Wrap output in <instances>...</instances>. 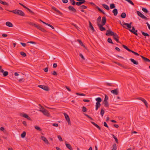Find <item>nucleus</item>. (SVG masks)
Masks as SVG:
<instances>
[{"label":"nucleus","mask_w":150,"mask_h":150,"mask_svg":"<svg viewBox=\"0 0 150 150\" xmlns=\"http://www.w3.org/2000/svg\"><path fill=\"white\" fill-rule=\"evenodd\" d=\"M5 10L11 12H12L18 15L21 16H24L25 13L23 12L21 10L18 9H15L14 10L10 11L5 9Z\"/></svg>","instance_id":"1"},{"label":"nucleus","mask_w":150,"mask_h":150,"mask_svg":"<svg viewBox=\"0 0 150 150\" xmlns=\"http://www.w3.org/2000/svg\"><path fill=\"white\" fill-rule=\"evenodd\" d=\"M39 111L42 112L43 114L47 117L50 116V115L47 110L43 108L42 110H40Z\"/></svg>","instance_id":"2"},{"label":"nucleus","mask_w":150,"mask_h":150,"mask_svg":"<svg viewBox=\"0 0 150 150\" xmlns=\"http://www.w3.org/2000/svg\"><path fill=\"white\" fill-rule=\"evenodd\" d=\"M137 12L138 16H139L142 18L143 19H145L146 20H148V19L145 16H144L143 14L141 13L140 11H137Z\"/></svg>","instance_id":"3"},{"label":"nucleus","mask_w":150,"mask_h":150,"mask_svg":"<svg viewBox=\"0 0 150 150\" xmlns=\"http://www.w3.org/2000/svg\"><path fill=\"white\" fill-rule=\"evenodd\" d=\"M65 118L66 119V120L67 121L68 125H71V121L68 115L66 113H64V114Z\"/></svg>","instance_id":"4"},{"label":"nucleus","mask_w":150,"mask_h":150,"mask_svg":"<svg viewBox=\"0 0 150 150\" xmlns=\"http://www.w3.org/2000/svg\"><path fill=\"white\" fill-rule=\"evenodd\" d=\"M136 99H138L142 101L145 104L146 107H148V103L146 100L142 97L137 98H136Z\"/></svg>","instance_id":"5"},{"label":"nucleus","mask_w":150,"mask_h":150,"mask_svg":"<svg viewBox=\"0 0 150 150\" xmlns=\"http://www.w3.org/2000/svg\"><path fill=\"white\" fill-rule=\"evenodd\" d=\"M129 30L130 32L132 33H133L136 35H138V34L137 33V30H135L134 27L133 26L132 27V29L131 30L130 29H129Z\"/></svg>","instance_id":"6"},{"label":"nucleus","mask_w":150,"mask_h":150,"mask_svg":"<svg viewBox=\"0 0 150 150\" xmlns=\"http://www.w3.org/2000/svg\"><path fill=\"white\" fill-rule=\"evenodd\" d=\"M38 86L46 91H48L49 90V87L47 86H46L43 85H38Z\"/></svg>","instance_id":"7"},{"label":"nucleus","mask_w":150,"mask_h":150,"mask_svg":"<svg viewBox=\"0 0 150 150\" xmlns=\"http://www.w3.org/2000/svg\"><path fill=\"white\" fill-rule=\"evenodd\" d=\"M115 33L112 31L110 29H109L107 31L106 33L105 34L106 35H112V36Z\"/></svg>","instance_id":"8"},{"label":"nucleus","mask_w":150,"mask_h":150,"mask_svg":"<svg viewBox=\"0 0 150 150\" xmlns=\"http://www.w3.org/2000/svg\"><path fill=\"white\" fill-rule=\"evenodd\" d=\"M20 116L24 118H27L29 120H31V119L28 115L25 113H22L20 114Z\"/></svg>","instance_id":"9"},{"label":"nucleus","mask_w":150,"mask_h":150,"mask_svg":"<svg viewBox=\"0 0 150 150\" xmlns=\"http://www.w3.org/2000/svg\"><path fill=\"white\" fill-rule=\"evenodd\" d=\"M112 36H113V39L115 40L117 42H120L119 40V37L117 33H115Z\"/></svg>","instance_id":"10"},{"label":"nucleus","mask_w":150,"mask_h":150,"mask_svg":"<svg viewBox=\"0 0 150 150\" xmlns=\"http://www.w3.org/2000/svg\"><path fill=\"white\" fill-rule=\"evenodd\" d=\"M97 25L99 27V29L101 31H103L106 30L105 28L103 27V26L104 25H102L100 23H97Z\"/></svg>","instance_id":"11"},{"label":"nucleus","mask_w":150,"mask_h":150,"mask_svg":"<svg viewBox=\"0 0 150 150\" xmlns=\"http://www.w3.org/2000/svg\"><path fill=\"white\" fill-rule=\"evenodd\" d=\"M2 67L1 66V72L3 73V75L4 77L7 76L8 75V72L7 71H4L3 69H2Z\"/></svg>","instance_id":"12"},{"label":"nucleus","mask_w":150,"mask_h":150,"mask_svg":"<svg viewBox=\"0 0 150 150\" xmlns=\"http://www.w3.org/2000/svg\"><path fill=\"white\" fill-rule=\"evenodd\" d=\"M1 132H2L5 135H7L8 134L7 130L3 127H1Z\"/></svg>","instance_id":"13"},{"label":"nucleus","mask_w":150,"mask_h":150,"mask_svg":"<svg viewBox=\"0 0 150 150\" xmlns=\"http://www.w3.org/2000/svg\"><path fill=\"white\" fill-rule=\"evenodd\" d=\"M19 4H20V5H21V6H22L24 8H26V9H27L32 14H34V13L32 11H31V10H30L28 8L26 7V6H24L23 4L20 3H19Z\"/></svg>","instance_id":"14"},{"label":"nucleus","mask_w":150,"mask_h":150,"mask_svg":"<svg viewBox=\"0 0 150 150\" xmlns=\"http://www.w3.org/2000/svg\"><path fill=\"white\" fill-rule=\"evenodd\" d=\"M41 139L43 141L45 144H50L47 139L44 137L41 136Z\"/></svg>","instance_id":"15"},{"label":"nucleus","mask_w":150,"mask_h":150,"mask_svg":"<svg viewBox=\"0 0 150 150\" xmlns=\"http://www.w3.org/2000/svg\"><path fill=\"white\" fill-rule=\"evenodd\" d=\"M132 22H131L129 23H124L123 24V25H126V26H127V28H126V29H130L132 28L131 25L132 24Z\"/></svg>","instance_id":"16"},{"label":"nucleus","mask_w":150,"mask_h":150,"mask_svg":"<svg viewBox=\"0 0 150 150\" xmlns=\"http://www.w3.org/2000/svg\"><path fill=\"white\" fill-rule=\"evenodd\" d=\"M68 9L70 11H72L74 13H75L76 11V9L72 6H69L68 7Z\"/></svg>","instance_id":"17"},{"label":"nucleus","mask_w":150,"mask_h":150,"mask_svg":"<svg viewBox=\"0 0 150 150\" xmlns=\"http://www.w3.org/2000/svg\"><path fill=\"white\" fill-rule=\"evenodd\" d=\"M89 27L91 28L93 32L95 31L93 25L90 21H89Z\"/></svg>","instance_id":"18"},{"label":"nucleus","mask_w":150,"mask_h":150,"mask_svg":"<svg viewBox=\"0 0 150 150\" xmlns=\"http://www.w3.org/2000/svg\"><path fill=\"white\" fill-rule=\"evenodd\" d=\"M106 22V19L105 16L103 17L102 18V21L101 24L105 25Z\"/></svg>","instance_id":"19"},{"label":"nucleus","mask_w":150,"mask_h":150,"mask_svg":"<svg viewBox=\"0 0 150 150\" xmlns=\"http://www.w3.org/2000/svg\"><path fill=\"white\" fill-rule=\"evenodd\" d=\"M111 92L115 95H117L118 94V89L116 88L114 90H112L111 91Z\"/></svg>","instance_id":"20"},{"label":"nucleus","mask_w":150,"mask_h":150,"mask_svg":"<svg viewBox=\"0 0 150 150\" xmlns=\"http://www.w3.org/2000/svg\"><path fill=\"white\" fill-rule=\"evenodd\" d=\"M52 9L54 11L57 12L59 15H62V13L59 10H58L54 6H52Z\"/></svg>","instance_id":"21"},{"label":"nucleus","mask_w":150,"mask_h":150,"mask_svg":"<svg viewBox=\"0 0 150 150\" xmlns=\"http://www.w3.org/2000/svg\"><path fill=\"white\" fill-rule=\"evenodd\" d=\"M130 60L134 64L138 65L139 64L138 62L135 60L133 59H130Z\"/></svg>","instance_id":"22"},{"label":"nucleus","mask_w":150,"mask_h":150,"mask_svg":"<svg viewBox=\"0 0 150 150\" xmlns=\"http://www.w3.org/2000/svg\"><path fill=\"white\" fill-rule=\"evenodd\" d=\"M6 25L7 26L9 27H13V26L11 22L9 21L6 22Z\"/></svg>","instance_id":"23"},{"label":"nucleus","mask_w":150,"mask_h":150,"mask_svg":"<svg viewBox=\"0 0 150 150\" xmlns=\"http://www.w3.org/2000/svg\"><path fill=\"white\" fill-rule=\"evenodd\" d=\"M140 57L142 58V59L144 60L145 62H150V60L147 58L145 57H144L142 55H141Z\"/></svg>","instance_id":"24"},{"label":"nucleus","mask_w":150,"mask_h":150,"mask_svg":"<svg viewBox=\"0 0 150 150\" xmlns=\"http://www.w3.org/2000/svg\"><path fill=\"white\" fill-rule=\"evenodd\" d=\"M101 104L100 103L96 102V110H97L98 109V108L100 106Z\"/></svg>","instance_id":"25"},{"label":"nucleus","mask_w":150,"mask_h":150,"mask_svg":"<svg viewBox=\"0 0 150 150\" xmlns=\"http://www.w3.org/2000/svg\"><path fill=\"white\" fill-rule=\"evenodd\" d=\"M26 23H27L28 24L31 25L33 26H34V27H35V26H36V24L35 23H34L31 22H29V21H27L26 22Z\"/></svg>","instance_id":"26"},{"label":"nucleus","mask_w":150,"mask_h":150,"mask_svg":"<svg viewBox=\"0 0 150 150\" xmlns=\"http://www.w3.org/2000/svg\"><path fill=\"white\" fill-rule=\"evenodd\" d=\"M115 16H116L117 15L118 13L117 10L116 8H114L112 11Z\"/></svg>","instance_id":"27"},{"label":"nucleus","mask_w":150,"mask_h":150,"mask_svg":"<svg viewBox=\"0 0 150 150\" xmlns=\"http://www.w3.org/2000/svg\"><path fill=\"white\" fill-rule=\"evenodd\" d=\"M103 103L105 107L107 108L109 107V105L107 101L104 100Z\"/></svg>","instance_id":"28"},{"label":"nucleus","mask_w":150,"mask_h":150,"mask_svg":"<svg viewBox=\"0 0 150 150\" xmlns=\"http://www.w3.org/2000/svg\"><path fill=\"white\" fill-rule=\"evenodd\" d=\"M91 123L93 124V125L95 126L99 130H100L101 128L100 127L97 125L94 122H91Z\"/></svg>","instance_id":"29"},{"label":"nucleus","mask_w":150,"mask_h":150,"mask_svg":"<svg viewBox=\"0 0 150 150\" xmlns=\"http://www.w3.org/2000/svg\"><path fill=\"white\" fill-rule=\"evenodd\" d=\"M91 123L93 124V125L95 126L99 130H100L101 128L100 127L97 125L94 122H91Z\"/></svg>","instance_id":"30"},{"label":"nucleus","mask_w":150,"mask_h":150,"mask_svg":"<svg viewBox=\"0 0 150 150\" xmlns=\"http://www.w3.org/2000/svg\"><path fill=\"white\" fill-rule=\"evenodd\" d=\"M91 123L93 124V125L95 126L99 130H100L101 128L100 127L97 125L94 122H91Z\"/></svg>","instance_id":"31"},{"label":"nucleus","mask_w":150,"mask_h":150,"mask_svg":"<svg viewBox=\"0 0 150 150\" xmlns=\"http://www.w3.org/2000/svg\"><path fill=\"white\" fill-rule=\"evenodd\" d=\"M65 144L66 147L70 150H73V149L70 144H67V143H65Z\"/></svg>","instance_id":"32"},{"label":"nucleus","mask_w":150,"mask_h":150,"mask_svg":"<svg viewBox=\"0 0 150 150\" xmlns=\"http://www.w3.org/2000/svg\"><path fill=\"white\" fill-rule=\"evenodd\" d=\"M122 47L124 48L125 49H126V50H127V51H128L129 52H132V50H130V49H129L127 46H126V45H122Z\"/></svg>","instance_id":"33"},{"label":"nucleus","mask_w":150,"mask_h":150,"mask_svg":"<svg viewBox=\"0 0 150 150\" xmlns=\"http://www.w3.org/2000/svg\"><path fill=\"white\" fill-rule=\"evenodd\" d=\"M141 33L143 35L145 36V38H146V36L149 37L150 36L148 34L145 33L142 31H141Z\"/></svg>","instance_id":"34"},{"label":"nucleus","mask_w":150,"mask_h":150,"mask_svg":"<svg viewBox=\"0 0 150 150\" xmlns=\"http://www.w3.org/2000/svg\"><path fill=\"white\" fill-rule=\"evenodd\" d=\"M96 8L101 13H102L104 14H105V13L103 12V10L100 9L99 7L98 6L96 7Z\"/></svg>","instance_id":"35"},{"label":"nucleus","mask_w":150,"mask_h":150,"mask_svg":"<svg viewBox=\"0 0 150 150\" xmlns=\"http://www.w3.org/2000/svg\"><path fill=\"white\" fill-rule=\"evenodd\" d=\"M102 6L105 8V9L107 10H109L110 9L109 6L105 4H103Z\"/></svg>","instance_id":"36"},{"label":"nucleus","mask_w":150,"mask_h":150,"mask_svg":"<svg viewBox=\"0 0 150 150\" xmlns=\"http://www.w3.org/2000/svg\"><path fill=\"white\" fill-rule=\"evenodd\" d=\"M96 100L98 103H100L102 100L101 98L100 97L97 98H96Z\"/></svg>","instance_id":"37"},{"label":"nucleus","mask_w":150,"mask_h":150,"mask_svg":"<svg viewBox=\"0 0 150 150\" xmlns=\"http://www.w3.org/2000/svg\"><path fill=\"white\" fill-rule=\"evenodd\" d=\"M1 4H3L4 5H6L7 6H8V4L5 1H3L1 0Z\"/></svg>","instance_id":"38"},{"label":"nucleus","mask_w":150,"mask_h":150,"mask_svg":"<svg viewBox=\"0 0 150 150\" xmlns=\"http://www.w3.org/2000/svg\"><path fill=\"white\" fill-rule=\"evenodd\" d=\"M126 16V14L125 13H122L121 15V17L122 18H125Z\"/></svg>","instance_id":"39"},{"label":"nucleus","mask_w":150,"mask_h":150,"mask_svg":"<svg viewBox=\"0 0 150 150\" xmlns=\"http://www.w3.org/2000/svg\"><path fill=\"white\" fill-rule=\"evenodd\" d=\"M112 135L113 138L115 139L116 143H118V140L117 138L113 134H112Z\"/></svg>","instance_id":"40"},{"label":"nucleus","mask_w":150,"mask_h":150,"mask_svg":"<svg viewBox=\"0 0 150 150\" xmlns=\"http://www.w3.org/2000/svg\"><path fill=\"white\" fill-rule=\"evenodd\" d=\"M26 133L25 132H23L21 134V137L22 138H24L26 135Z\"/></svg>","instance_id":"41"},{"label":"nucleus","mask_w":150,"mask_h":150,"mask_svg":"<svg viewBox=\"0 0 150 150\" xmlns=\"http://www.w3.org/2000/svg\"><path fill=\"white\" fill-rule=\"evenodd\" d=\"M104 112H105V111L103 110V108L101 109V110H100V115H101L102 117H103V115L104 113Z\"/></svg>","instance_id":"42"},{"label":"nucleus","mask_w":150,"mask_h":150,"mask_svg":"<svg viewBox=\"0 0 150 150\" xmlns=\"http://www.w3.org/2000/svg\"><path fill=\"white\" fill-rule=\"evenodd\" d=\"M112 150H116L117 149V146L115 143H114L112 146Z\"/></svg>","instance_id":"43"},{"label":"nucleus","mask_w":150,"mask_h":150,"mask_svg":"<svg viewBox=\"0 0 150 150\" xmlns=\"http://www.w3.org/2000/svg\"><path fill=\"white\" fill-rule=\"evenodd\" d=\"M107 41L109 43H111L112 44H113V42L112 39L110 38H108L107 40Z\"/></svg>","instance_id":"44"},{"label":"nucleus","mask_w":150,"mask_h":150,"mask_svg":"<svg viewBox=\"0 0 150 150\" xmlns=\"http://www.w3.org/2000/svg\"><path fill=\"white\" fill-rule=\"evenodd\" d=\"M87 6L84 5H82L79 7V8L80 9H86Z\"/></svg>","instance_id":"45"},{"label":"nucleus","mask_w":150,"mask_h":150,"mask_svg":"<svg viewBox=\"0 0 150 150\" xmlns=\"http://www.w3.org/2000/svg\"><path fill=\"white\" fill-rule=\"evenodd\" d=\"M142 10L145 13H148V12H149V11H148V10H147V9L146 8H142Z\"/></svg>","instance_id":"46"},{"label":"nucleus","mask_w":150,"mask_h":150,"mask_svg":"<svg viewBox=\"0 0 150 150\" xmlns=\"http://www.w3.org/2000/svg\"><path fill=\"white\" fill-rule=\"evenodd\" d=\"M20 53L22 56L24 57H25L26 56V53L23 52H21Z\"/></svg>","instance_id":"47"},{"label":"nucleus","mask_w":150,"mask_h":150,"mask_svg":"<svg viewBox=\"0 0 150 150\" xmlns=\"http://www.w3.org/2000/svg\"><path fill=\"white\" fill-rule=\"evenodd\" d=\"M76 94L77 95L80 96H85L86 94H83V93H76Z\"/></svg>","instance_id":"48"},{"label":"nucleus","mask_w":150,"mask_h":150,"mask_svg":"<svg viewBox=\"0 0 150 150\" xmlns=\"http://www.w3.org/2000/svg\"><path fill=\"white\" fill-rule=\"evenodd\" d=\"M115 7V5L113 4H110V8L111 9L114 8Z\"/></svg>","instance_id":"49"},{"label":"nucleus","mask_w":150,"mask_h":150,"mask_svg":"<svg viewBox=\"0 0 150 150\" xmlns=\"http://www.w3.org/2000/svg\"><path fill=\"white\" fill-rule=\"evenodd\" d=\"M35 129H36L38 131H41L42 130V129H40V128L38 126H35Z\"/></svg>","instance_id":"50"},{"label":"nucleus","mask_w":150,"mask_h":150,"mask_svg":"<svg viewBox=\"0 0 150 150\" xmlns=\"http://www.w3.org/2000/svg\"><path fill=\"white\" fill-rule=\"evenodd\" d=\"M87 111L86 108L85 106H83L82 107V111L83 112H86Z\"/></svg>","instance_id":"51"},{"label":"nucleus","mask_w":150,"mask_h":150,"mask_svg":"<svg viewBox=\"0 0 150 150\" xmlns=\"http://www.w3.org/2000/svg\"><path fill=\"white\" fill-rule=\"evenodd\" d=\"M84 115H85V116H86L87 117H88V118H89L90 120H93V119L89 115H88L87 114H84Z\"/></svg>","instance_id":"52"},{"label":"nucleus","mask_w":150,"mask_h":150,"mask_svg":"<svg viewBox=\"0 0 150 150\" xmlns=\"http://www.w3.org/2000/svg\"><path fill=\"white\" fill-rule=\"evenodd\" d=\"M70 1H71L72 5H75L76 4V2L74 0H70Z\"/></svg>","instance_id":"53"},{"label":"nucleus","mask_w":150,"mask_h":150,"mask_svg":"<svg viewBox=\"0 0 150 150\" xmlns=\"http://www.w3.org/2000/svg\"><path fill=\"white\" fill-rule=\"evenodd\" d=\"M57 137L58 138V139L60 141L62 142L63 141V140L62 139V138L60 135H58Z\"/></svg>","instance_id":"54"},{"label":"nucleus","mask_w":150,"mask_h":150,"mask_svg":"<svg viewBox=\"0 0 150 150\" xmlns=\"http://www.w3.org/2000/svg\"><path fill=\"white\" fill-rule=\"evenodd\" d=\"M35 27L40 30H41V29L42 28V27H41V26L38 25H37V24L36 25V26H35Z\"/></svg>","instance_id":"55"},{"label":"nucleus","mask_w":150,"mask_h":150,"mask_svg":"<svg viewBox=\"0 0 150 150\" xmlns=\"http://www.w3.org/2000/svg\"><path fill=\"white\" fill-rule=\"evenodd\" d=\"M71 25L74 26L77 30H79V27L75 24L72 23Z\"/></svg>","instance_id":"56"},{"label":"nucleus","mask_w":150,"mask_h":150,"mask_svg":"<svg viewBox=\"0 0 150 150\" xmlns=\"http://www.w3.org/2000/svg\"><path fill=\"white\" fill-rule=\"evenodd\" d=\"M132 52L135 55H137V56H139V54L138 53H137L133 51L132 50V52Z\"/></svg>","instance_id":"57"},{"label":"nucleus","mask_w":150,"mask_h":150,"mask_svg":"<svg viewBox=\"0 0 150 150\" xmlns=\"http://www.w3.org/2000/svg\"><path fill=\"white\" fill-rule=\"evenodd\" d=\"M77 41L79 42V44H80V45H83V42H82L81 41V40H79V39H78L77 40Z\"/></svg>","instance_id":"58"},{"label":"nucleus","mask_w":150,"mask_h":150,"mask_svg":"<svg viewBox=\"0 0 150 150\" xmlns=\"http://www.w3.org/2000/svg\"><path fill=\"white\" fill-rule=\"evenodd\" d=\"M108 96L106 95H105L104 100L107 101V100H108Z\"/></svg>","instance_id":"59"},{"label":"nucleus","mask_w":150,"mask_h":150,"mask_svg":"<svg viewBox=\"0 0 150 150\" xmlns=\"http://www.w3.org/2000/svg\"><path fill=\"white\" fill-rule=\"evenodd\" d=\"M52 74L54 76H56L57 75V72L54 71H53V73H52Z\"/></svg>","instance_id":"60"},{"label":"nucleus","mask_w":150,"mask_h":150,"mask_svg":"<svg viewBox=\"0 0 150 150\" xmlns=\"http://www.w3.org/2000/svg\"><path fill=\"white\" fill-rule=\"evenodd\" d=\"M106 84L108 86H112V84L111 83H109L108 82H106Z\"/></svg>","instance_id":"61"},{"label":"nucleus","mask_w":150,"mask_h":150,"mask_svg":"<svg viewBox=\"0 0 150 150\" xmlns=\"http://www.w3.org/2000/svg\"><path fill=\"white\" fill-rule=\"evenodd\" d=\"M101 19V16H99L97 19V21L98 22H100V21Z\"/></svg>","instance_id":"62"},{"label":"nucleus","mask_w":150,"mask_h":150,"mask_svg":"<svg viewBox=\"0 0 150 150\" xmlns=\"http://www.w3.org/2000/svg\"><path fill=\"white\" fill-rule=\"evenodd\" d=\"M40 30L44 33L47 32V31L44 28H41Z\"/></svg>","instance_id":"63"},{"label":"nucleus","mask_w":150,"mask_h":150,"mask_svg":"<svg viewBox=\"0 0 150 150\" xmlns=\"http://www.w3.org/2000/svg\"><path fill=\"white\" fill-rule=\"evenodd\" d=\"M103 125L104 126L107 127V128H108V125L107 123L105 122H104L103 123Z\"/></svg>","instance_id":"64"}]
</instances>
